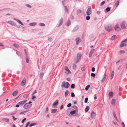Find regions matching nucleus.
<instances>
[{
	"label": "nucleus",
	"instance_id": "nucleus-1",
	"mask_svg": "<svg viewBox=\"0 0 127 127\" xmlns=\"http://www.w3.org/2000/svg\"><path fill=\"white\" fill-rule=\"evenodd\" d=\"M32 102L29 101L28 103H27L25 104L23 106V108L25 109H28L30 108L32 106L31 104Z\"/></svg>",
	"mask_w": 127,
	"mask_h": 127
},
{
	"label": "nucleus",
	"instance_id": "nucleus-2",
	"mask_svg": "<svg viewBox=\"0 0 127 127\" xmlns=\"http://www.w3.org/2000/svg\"><path fill=\"white\" fill-rule=\"evenodd\" d=\"M86 14L88 15H90L92 13V10L91 7L89 6L88 9L86 11Z\"/></svg>",
	"mask_w": 127,
	"mask_h": 127
},
{
	"label": "nucleus",
	"instance_id": "nucleus-3",
	"mask_svg": "<svg viewBox=\"0 0 127 127\" xmlns=\"http://www.w3.org/2000/svg\"><path fill=\"white\" fill-rule=\"evenodd\" d=\"M105 30L109 32H110L111 31L112 28V27L110 25H109L105 27Z\"/></svg>",
	"mask_w": 127,
	"mask_h": 127
},
{
	"label": "nucleus",
	"instance_id": "nucleus-4",
	"mask_svg": "<svg viewBox=\"0 0 127 127\" xmlns=\"http://www.w3.org/2000/svg\"><path fill=\"white\" fill-rule=\"evenodd\" d=\"M125 23L124 21L122 22L121 24V27L123 29H125L126 27L125 26Z\"/></svg>",
	"mask_w": 127,
	"mask_h": 127
},
{
	"label": "nucleus",
	"instance_id": "nucleus-5",
	"mask_svg": "<svg viewBox=\"0 0 127 127\" xmlns=\"http://www.w3.org/2000/svg\"><path fill=\"white\" fill-rule=\"evenodd\" d=\"M79 27L78 25L76 26L73 29L72 31V32H74L77 31L79 29Z\"/></svg>",
	"mask_w": 127,
	"mask_h": 127
},
{
	"label": "nucleus",
	"instance_id": "nucleus-6",
	"mask_svg": "<svg viewBox=\"0 0 127 127\" xmlns=\"http://www.w3.org/2000/svg\"><path fill=\"white\" fill-rule=\"evenodd\" d=\"M7 22L12 26H15L16 25V23L14 22L11 21H8Z\"/></svg>",
	"mask_w": 127,
	"mask_h": 127
},
{
	"label": "nucleus",
	"instance_id": "nucleus-7",
	"mask_svg": "<svg viewBox=\"0 0 127 127\" xmlns=\"http://www.w3.org/2000/svg\"><path fill=\"white\" fill-rule=\"evenodd\" d=\"M81 56H77L75 57L74 59V62L75 63H77L78 61V59H80L81 57Z\"/></svg>",
	"mask_w": 127,
	"mask_h": 127
},
{
	"label": "nucleus",
	"instance_id": "nucleus-8",
	"mask_svg": "<svg viewBox=\"0 0 127 127\" xmlns=\"http://www.w3.org/2000/svg\"><path fill=\"white\" fill-rule=\"evenodd\" d=\"M95 116V113L94 112H93L91 115V118L92 119H94Z\"/></svg>",
	"mask_w": 127,
	"mask_h": 127
},
{
	"label": "nucleus",
	"instance_id": "nucleus-9",
	"mask_svg": "<svg viewBox=\"0 0 127 127\" xmlns=\"http://www.w3.org/2000/svg\"><path fill=\"white\" fill-rule=\"evenodd\" d=\"M26 82V79L25 78H24L22 81L21 84V85L22 86H23L25 84Z\"/></svg>",
	"mask_w": 127,
	"mask_h": 127
},
{
	"label": "nucleus",
	"instance_id": "nucleus-10",
	"mask_svg": "<svg viewBox=\"0 0 127 127\" xmlns=\"http://www.w3.org/2000/svg\"><path fill=\"white\" fill-rule=\"evenodd\" d=\"M114 28L115 29V30L117 31H119L121 29L119 27L118 25H116L114 27Z\"/></svg>",
	"mask_w": 127,
	"mask_h": 127
},
{
	"label": "nucleus",
	"instance_id": "nucleus-11",
	"mask_svg": "<svg viewBox=\"0 0 127 127\" xmlns=\"http://www.w3.org/2000/svg\"><path fill=\"white\" fill-rule=\"evenodd\" d=\"M60 23L57 27H58L62 25L63 22V19L62 18H61V19L59 20Z\"/></svg>",
	"mask_w": 127,
	"mask_h": 127
},
{
	"label": "nucleus",
	"instance_id": "nucleus-12",
	"mask_svg": "<svg viewBox=\"0 0 127 127\" xmlns=\"http://www.w3.org/2000/svg\"><path fill=\"white\" fill-rule=\"evenodd\" d=\"M27 101V100H23L19 102L18 104L19 105H22L24 104Z\"/></svg>",
	"mask_w": 127,
	"mask_h": 127
},
{
	"label": "nucleus",
	"instance_id": "nucleus-13",
	"mask_svg": "<svg viewBox=\"0 0 127 127\" xmlns=\"http://www.w3.org/2000/svg\"><path fill=\"white\" fill-rule=\"evenodd\" d=\"M106 73H105L103 75V77L101 80L102 82H104L105 81L106 77Z\"/></svg>",
	"mask_w": 127,
	"mask_h": 127
},
{
	"label": "nucleus",
	"instance_id": "nucleus-14",
	"mask_svg": "<svg viewBox=\"0 0 127 127\" xmlns=\"http://www.w3.org/2000/svg\"><path fill=\"white\" fill-rule=\"evenodd\" d=\"M37 23L35 22H33L30 23L29 24V25L30 26H34L36 25Z\"/></svg>",
	"mask_w": 127,
	"mask_h": 127
},
{
	"label": "nucleus",
	"instance_id": "nucleus-15",
	"mask_svg": "<svg viewBox=\"0 0 127 127\" xmlns=\"http://www.w3.org/2000/svg\"><path fill=\"white\" fill-rule=\"evenodd\" d=\"M71 24V22L69 20H68L66 23V26L67 27L69 26Z\"/></svg>",
	"mask_w": 127,
	"mask_h": 127
},
{
	"label": "nucleus",
	"instance_id": "nucleus-16",
	"mask_svg": "<svg viewBox=\"0 0 127 127\" xmlns=\"http://www.w3.org/2000/svg\"><path fill=\"white\" fill-rule=\"evenodd\" d=\"M58 100H56L55 102H54L53 104V106L57 105L58 103Z\"/></svg>",
	"mask_w": 127,
	"mask_h": 127
},
{
	"label": "nucleus",
	"instance_id": "nucleus-17",
	"mask_svg": "<svg viewBox=\"0 0 127 127\" xmlns=\"http://www.w3.org/2000/svg\"><path fill=\"white\" fill-rule=\"evenodd\" d=\"M94 49H92L90 52L89 56H91L92 55L93 53L94 52Z\"/></svg>",
	"mask_w": 127,
	"mask_h": 127
},
{
	"label": "nucleus",
	"instance_id": "nucleus-18",
	"mask_svg": "<svg viewBox=\"0 0 127 127\" xmlns=\"http://www.w3.org/2000/svg\"><path fill=\"white\" fill-rule=\"evenodd\" d=\"M65 70L67 71L68 73H71V72L68 69V67L67 66H65Z\"/></svg>",
	"mask_w": 127,
	"mask_h": 127
},
{
	"label": "nucleus",
	"instance_id": "nucleus-19",
	"mask_svg": "<svg viewBox=\"0 0 127 127\" xmlns=\"http://www.w3.org/2000/svg\"><path fill=\"white\" fill-rule=\"evenodd\" d=\"M127 45L126 43H124L121 44L120 45V47H122L126 46Z\"/></svg>",
	"mask_w": 127,
	"mask_h": 127
},
{
	"label": "nucleus",
	"instance_id": "nucleus-20",
	"mask_svg": "<svg viewBox=\"0 0 127 127\" xmlns=\"http://www.w3.org/2000/svg\"><path fill=\"white\" fill-rule=\"evenodd\" d=\"M80 40V38L79 37H78L76 38V39L75 40L76 42L77 45H78V43H79V41Z\"/></svg>",
	"mask_w": 127,
	"mask_h": 127
},
{
	"label": "nucleus",
	"instance_id": "nucleus-21",
	"mask_svg": "<svg viewBox=\"0 0 127 127\" xmlns=\"http://www.w3.org/2000/svg\"><path fill=\"white\" fill-rule=\"evenodd\" d=\"M114 74V70H113L112 71L111 74V76H110V78H111V79H112L113 78V77Z\"/></svg>",
	"mask_w": 127,
	"mask_h": 127
},
{
	"label": "nucleus",
	"instance_id": "nucleus-22",
	"mask_svg": "<svg viewBox=\"0 0 127 127\" xmlns=\"http://www.w3.org/2000/svg\"><path fill=\"white\" fill-rule=\"evenodd\" d=\"M61 87H64L65 88L66 85L65 82L63 81V82L62 84Z\"/></svg>",
	"mask_w": 127,
	"mask_h": 127
},
{
	"label": "nucleus",
	"instance_id": "nucleus-23",
	"mask_svg": "<svg viewBox=\"0 0 127 127\" xmlns=\"http://www.w3.org/2000/svg\"><path fill=\"white\" fill-rule=\"evenodd\" d=\"M18 91L17 90H16L13 93H12V95L13 96L16 95L18 93Z\"/></svg>",
	"mask_w": 127,
	"mask_h": 127
},
{
	"label": "nucleus",
	"instance_id": "nucleus-24",
	"mask_svg": "<svg viewBox=\"0 0 127 127\" xmlns=\"http://www.w3.org/2000/svg\"><path fill=\"white\" fill-rule=\"evenodd\" d=\"M113 115L114 117L115 118L116 121L117 122H119V120L118 119L116 116L115 113V112H113Z\"/></svg>",
	"mask_w": 127,
	"mask_h": 127
},
{
	"label": "nucleus",
	"instance_id": "nucleus-25",
	"mask_svg": "<svg viewBox=\"0 0 127 127\" xmlns=\"http://www.w3.org/2000/svg\"><path fill=\"white\" fill-rule=\"evenodd\" d=\"M57 111V109H52L51 110V112L53 113H56Z\"/></svg>",
	"mask_w": 127,
	"mask_h": 127
},
{
	"label": "nucleus",
	"instance_id": "nucleus-26",
	"mask_svg": "<svg viewBox=\"0 0 127 127\" xmlns=\"http://www.w3.org/2000/svg\"><path fill=\"white\" fill-rule=\"evenodd\" d=\"M2 120L3 121L6 122H8L9 121V119L7 118H3L2 119Z\"/></svg>",
	"mask_w": 127,
	"mask_h": 127
},
{
	"label": "nucleus",
	"instance_id": "nucleus-27",
	"mask_svg": "<svg viewBox=\"0 0 127 127\" xmlns=\"http://www.w3.org/2000/svg\"><path fill=\"white\" fill-rule=\"evenodd\" d=\"M68 94V90H66L64 96L65 97H66L67 96Z\"/></svg>",
	"mask_w": 127,
	"mask_h": 127
},
{
	"label": "nucleus",
	"instance_id": "nucleus-28",
	"mask_svg": "<svg viewBox=\"0 0 127 127\" xmlns=\"http://www.w3.org/2000/svg\"><path fill=\"white\" fill-rule=\"evenodd\" d=\"M113 92H111L109 93V96L111 97H112L113 95Z\"/></svg>",
	"mask_w": 127,
	"mask_h": 127
},
{
	"label": "nucleus",
	"instance_id": "nucleus-29",
	"mask_svg": "<svg viewBox=\"0 0 127 127\" xmlns=\"http://www.w3.org/2000/svg\"><path fill=\"white\" fill-rule=\"evenodd\" d=\"M125 53V51L124 50H121L119 52V55H121L122 54L124 53Z\"/></svg>",
	"mask_w": 127,
	"mask_h": 127
},
{
	"label": "nucleus",
	"instance_id": "nucleus-30",
	"mask_svg": "<svg viewBox=\"0 0 127 127\" xmlns=\"http://www.w3.org/2000/svg\"><path fill=\"white\" fill-rule=\"evenodd\" d=\"M89 108H90V107H89V106H87L85 108V111L86 112H87L89 110Z\"/></svg>",
	"mask_w": 127,
	"mask_h": 127
},
{
	"label": "nucleus",
	"instance_id": "nucleus-31",
	"mask_svg": "<svg viewBox=\"0 0 127 127\" xmlns=\"http://www.w3.org/2000/svg\"><path fill=\"white\" fill-rule=\"evenodd\" d=\"M13 46L16 48H18L19 47V46L18 44L14 43L13 44Z\"/></svg>",
	"mask_w": 127,
	"mask_h": 127
},
{
	"label": "nucleus",
	"instance_id": "nucleus-32",
	"mask_svg": "<svg viewBox=\"0 0 127 127\" xmlns=\"http://www.w3.org/2000/svg\"><path fill=\"white\" fill-rule=\"evenodd\" d=\"M116 101L115 99L114 98L112 100V104H114L115 103Z\"/></svg>",
	"mask_w": 127,
	"mask_h": 127
},
{
	"label": "nucleus",
	"instance_id": "nucleus-33",
	"mask_svg": "<svg viewBox=\"0 0 127 127\" xmlns=\"http://www.w3.org/2000/svg\"><path fill=\"white\" fill-rule=\"evenodd\" d=\"M39 26L42 27H43L45 26V24L42 23H39Z\"/></svg>",
	"mask_w": 127,
	"mask_h": 127
},
{
	"label": "nucleus",
	"instance_id": "nucleus-34",
	"mask_svg": "<svg viewBox=\"0 0 127 127\" xmlns=\"http://www.w3.org/2000/svg\"><path fill=\"white\" fill-rule=\"evenodd\" d=\"M76 112V111L75 110H73L72 111H71L70 112V113L71 115H73Z\"/></svg>",
	"mask_w": 127,
	"mask_h": 127
},
{
	"label": "nucleus",
	"instance_id": "nucleus-35",
	"mask_svg": "<svg viewBox=\"0 0 127 127\" xmlns=\"http://www.w3.org/2000/svg\"><path fill=\"white\" fill-rule=\"evenodd\" d=\"M66 85L65 88L66 89H67L69 86V83L67 82H66Z\"/></svg>",
	"mask_w": 127,
	"mask_h": 127
},
{
	"label": "nucleus",
	"instance_id": "nucleus-36",
	"mask_svg": "<svg viewBox=\"0 0 127 127\" xmlns=\"http://www.w3.org/2000/svg\"><path fill=\"white\" fill-rule=\"evenodd\" d=\"M65 8V11L67 13H68V9L67 8L66 6H64Z\"/></svg>",
	"mask_w": 127,
	"mask_h": 127
},
{
	"label": "nucleus",
	"instance_id": "nucleus-37",
	"mask_svg": "<svg viewBox=\"0 0 127 127\" xmlns=\"http://www.w3.org/2000/svg\"><path fill=\"white\" fill-rule=\"evenodd\" d=\"M90 87V85H88L85 88V90L86 91H87L88 90V89Z\"/></svg>",
	"mask_w": 127,
	"mask_h": 127
},
{
	"label": "nucleus",
	"instance_id": "nucleus-38",
	"mask_svg": "<svg viewBox=\"0 0 127 127\" xmlns=\"http://www.w3.org/2000/svg\"><path fill=\"white\" fill-rule=\"evenodd\" d=\"M73 68L74 69H75L76 68V66L75 64H73L72 65Z\"/></svg>",
	"mask_w": 127,
	"mask_h": 127
},
{
	"label": "nucleus",
	"instance_id": "nucleus-39",
	"mask_svg": "<svg viewBox=\"0 0 127 127\" xmlns=\"http://www.w3.org/2000/svg\"><path fill=\"white\" fill-rule=\"evenodd\" d=\"M119 1H117L116 2V3H115V6L116 7H117L119 5Z\"/></svg>",
	"mask_w": 127,
	"mask_h": 127
},
{
	"label": "nucleus",
	"instance_id": "nucleus-40",
	"mask_svg": "<svg viewBox=\"0 0 127 127\" xmlns=\"http://www.w3.org/2000/svg\"><path fill=\"white\" fill-rule=\"evenodd\" d=\"M17 22L20 24H21L22 25H23V24L22 23L21 21L19 20H18V21H17Z\"/></svg>",
	"mask_w": 127,
	"mask_h": 127
},
{
	"label": "nucleus",
	"instance_id": "nucleus-41",
	"mask_svg": "<svg viewBox=\"0 0 127 127\" xmlns=\"http://www.w3.org/2000/svg\"><path fill=\"white\" fill-rule=\"evenodd\" d=\"M28 96V94H26L24 95H23V97L25 98H27Z\"/></svg>",
	"mask_w": 127,
	"mask_h": 127
},
{
	"label": "nucleus",
	"instance_id": "nucleus-42",
	"mask_svg": "<svg viewBox=\"0 0 127 127\" xmlns=\"http://www.w3.org/2000/svg\"><path fill=\"white\" fill-rule=\"evenodd\" d=\"M90 16H88L86 17V19L87 20H90Z\"/></svg>",
	"mask_w": 127,
	"mask_h": 127
},
{
	"label": "nucleus",
	"instance_id": "nucleus-43",
	"mask_svg": "<svg viewBox=\"0 0 127 127\" xmlns=\"http://www.w3.org/2000/svg\"><path fill=\"white\" fill-rule=\"evenodd\" d=\"M36 125V123H32V124H30V125H29V126L30 127H31L32 126H35V125Z\"/></svg>",
	"mask_w": 127,
	"mask_h": 127
},
{
	"label": "nucleus",
	"instance_id": "nucleus-44",
	"mask_svg": "<svg viewBox=\"0 0 127 127\" xmlns=\"http://www.w3.org/2000/svg\"><path fill=\"white\" fill-rule=\"evenodd\" d=\"M71 88L72 89H74L75 88V85L74 84H72L71 85Z\"/></svg>",
	"mask_w": 127,
	"mask_h": 127
},
{
	"label": "nucleus",
	"instance_id": "nucleus-45",
	"mask_svg": "<svg viewBox=\"0 0 127 127\" xmlns=\"http://www.w3.org/2000/svg\"><path fill=\"white\" fill-rule=\"evenodd\" d=\"M26 63H29V59L28 57L27 56L26 57Z\"/></svg>",
	"mask_w": 127,
	"mask_h": 127
},
{
	"label": "nucleus",
	"instance_id": "nucleus-46",
	"mask_svg": "<svg viewBox=\"0 0 127 127\" xmlns=\"http://www.w3.org/2000/svg\"><path fill=\"white\" fill-rule=\"evenodd\" d=\"M106 10L107 11V12H108L110 11V8L109 7H107L106 8Z\"/></svg>",
	"mask_w": 127,
	"mask_h": 127
},
{
	"label": "nucleus",
	"instance_id": "nucleus-47",
	"mask_svg": "<svg viewBox=\"0 0 127 127\" xmlns=\"http://www.w3.org/2000/svg\"><path fill=\"white\" fill-rule=\"evenodd\" d=\"M82 12V11L80 10H78L77 11V13L78 14L79 13H81Z\"/></svg>",
	"mask_w": 127,
	"mask_h": 127
},
{
	"label": "nucleus",
	"instance_id": "nucleus-48",
	"mask_svg": "<svg viewBox=\"0 0 127 127\" xmlns=\"http://www.w3.org/2000/svg\"><path fill=\"white\" fill-rule=\"evenodd\" d=\"M91 76H92L95 77V73H91Z\"/></svg>",
	"mask_w": 127,
	"mask_h": 127
},
{
	"label": "nucleus",
	"instance_id": "nucleus-49",
	"mask_svg": "<svg viewBox=\"0 0 127 127\" xmlns=\"http://www.w3.org/2000/svg\"><path fill=\"white\" fill-rule=\"evenodd\" d=\"M26 6L28 7H29L30 8H31L32 7V6L30 5H29L28 4H26Z\"/></svg>",
	"mask_w": 127,
	"mask_h": 127
},
{
	"label": "nucleus",
	"instance_id": "nucleus-50",
	"mask_svg": "<svg viewBox=\"0 0 127 127\" xmlns=\"http://www.w3.org/2000/svg\"><path fill=\"white\" fill-rule=\"evenodd\" d=\"M88 98H86L85 99V101H84L85 102V103H87L88 101Z\"/></svg>",
	"mask_w": 127,
	"mask_h": 127
},
{
	"label": "nucleus",
	"instance_id": "nucleus-51",
	"mask_svg": "<svg viewBox=\"0 0 127 127\" xmlns=\"http://www.w3.org/2000/svg\"><path fill=\"white\" fill-rule=\"evenodd\" d=\"M105 3V2L104 1H103L101 2L100 3V6H101L103 5Z\"/></svg>",
	"mask_w": 127,
	"mask_h": 127
},
{
	"label": "nucleus",
	"instance_id": "nucleus-52",
	"mask_svg": "<svg viewBox=\"0 0 127 127\" xmlns=\"http://www.w3.org/2000/svg\"><path fill=\"white\" fill-rule=\"evenodd\" d=\"M71 96L72 97H74L75 96V95L74 93H71Z\"/></svg>",
	"mask_w": 127,
	"mask_h": 127
},
{
	"label": "nucleus",
	"instance_id": "nucleus-53",
	"mask_svg": "<svg viewBox=\"0 0 127 127\" xmlns=\"http://www.w3.org/2000/svg\"><path fill=\"white\" fill-rule=\"evenodd\" d=\"M99 106L100 107H103V105L101 103H100L99 104Z\"/></svg>",
	"mask_w": 127,
	"mask_h": 127
},
{
	"label": "nucleus",
	"instance_id": "nucleus-54",
	"mask_svg": "<svg viewBox=\"0 0 127 127\" xmlns=\"http://www.w3.org/2000/svg\"><path fill=\"white\" fill-rule=\"evenodd\" d=\"M116 36L115 35H113L111 37V39L112 40H114L115 39Z\"/></svg>",
	"mask_w": 127,
	"mask_h": 127
},
{
	"label": "nucleus",
	"instance_id": "nucleus-55",
	"mask_svg": "<svg viewBox=\"0 0 127 127\" xmlns=\"http://www.w3.org/2000/svg\"><path fill=\"white\" fill-rule=\"evenodd\" d=\"M30 124V122H28L26 124V127H28V125Z\"/></svg>",
	"mask_w": 127,
	"mask_h": 127
},
{
	"label": "nucleus",
	"instance_id": "nucleus-56",
	"mask_svg": "<svg viewBox=\"0 0 127 127\" xmlns=\"http://www.w3.org/2000/svg\"><path fill=\"white\" fill-rule=\"evenodd\" d=\"M71 105V104L70 103H69L67 105V107H70Z\"/></svg>",
	"mask_w": 127,
	"mask_h": 127
},
{
	"label": "nucleus",
	"instance_id": "nucleus-57",
	"mask_svg": "<svg viewBox=\"0 0 127 127\" xmlns=\"http://www.w3.org/2000/svg\"><path fill=\"white\" fill-rule=\"evenodd\" d=\"M44 75V73L43 72H41L40 73V77H42Z\"/></svg>",
	"mask_w": 127,
	"mask_h": 127
},
{
	"label": "nucleus",
	"instance_id": "nucleus-58",
	"mask_svg": "<svg viewBox=\"0 0 127 127\" xmlns=\"http://www.w3.org/2000/svg\"><path fill=\"white\" fill-rule=\"evenodd\" d=\"M25 53V55H27V52L26 51V49H25L24 50Z\"/></svg>",
	"mask_w": 127,
	"mask_h": 127
},
{
	"label": "nucleus",
	"instance_id": "nucleus-59",
	"mask_svg": "<svg viewBox=\"0 0 127 127\" xmlns=\"http://www.w3.org/2000/svg\"><path fill=\"white\" fill-rule=\"evenodd\" d=\"M95 68L94 67H93L92 68V71L93 72H94L95 71Z\"/></svg>",
	"mask_w": 127,
	"mask_h": 127
},
{
	"label": "nucleus",
	"instance_id": "nucleus-60",
	"mask_svg": "<svg viewBox=\"0 0 127 127\" xmlns=\"http://www.w3.org/2000/svg\"><path fill=\"white\" fill-rule=\"evenodd\" d=\"M122 125L123 127H125V125L123 122H122Z\"/></svg>",
	"mask_w": 127,
	"mask_h": 127
},
{
	"label": "nucleus",
	"instance_id": "nucleus-61",
	"mask_svg": "<svg viewBox=\"0 0 127 127\" xmlns=\"http://www.w3.org/2000/svg\"><path fill=\"white\" fill-rule=\"evenodd\" d=\"M125 41L127 42V38L125 39L122 42H124Z\"/></svg>",
	"mask_w": 127,
	"mask_h": 127
},
{
	"label": "nucleus",
	"instance_id": "nucleus-62",
	"mask_svg": "<svg viewBox=\"0 0 127 127\" xmlns=\"http://www.w3.org/2000/svg\"><path fill=\"white\" fill-rule=\"evenodd\" d=\"M82 54L81 53H78L77 55V56H82Z\"/></svg>",
	"mask_w": 127,
	"mask_h": 127
},
{
	"label": "nucleus",
	"instance_id": "nucleus-63",
	"mask_svg": "<svg viewBox=\"0 0 127 127\" xmlns=\"http://www.w3.org/2000/svg\"><path fill=\"white\" fill-rule=\"evenodd\" d=\"M36 93V91L35 90L32 93V95H34V94H35Z\"/></svg>",
	"mask_w": 127,
	"mask_h": 127
},
{
	"label": "nucleus",
	"instance_id": "nucleus-64",
	"mask_svg": "<svg viewBox=\"0 0 127 127\" xmlns=\"http://www.w3.org/2000/svg\"><path fill=\"white\" fill-rule=\"evenodd\" d=\"M81 70L83 71H84L85 70V68L84 67H83L81 68Z\"/></svg>",
	"mask_w": 127,
	"mask_h": 127
}]
</instances>
